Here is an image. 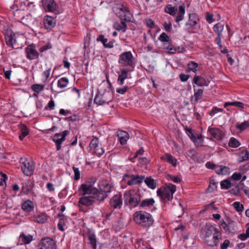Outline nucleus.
Wrapping results in <instances>:
<instances>
[{"instance_id":"nucleus-1","label":"nucleus","mask_w":249,"mask_h":249,"mask_svg":"<svg viewBox=\"0 0 249 249\" xmlns=\"http://www.w3.org/2000/svg\"><path fill=\"white\" fill-rule=\"evenodd\" d=\"M96 181L95 178H92L90 184L87 183L80 186V189L83 192L82 194L83 196L79 199V203L80 204L85 206H89L94 203L93 199L102 201L107 197V195L99 192L97 189L93 187V185Z\"/></svg>"},{"instance_id":"nucleus-2","label":"nucleus","mask_w":249,"mask_h":249,"mask_svg":"<svg viewBox=\"0 0 249 249\" xmlns=\"http://www.w3.org/2000/svg\"><path fill=\"white\" fill-rule=\"evenodd\" d=\"M124 203L130 208H135L140 205L141 196L140 193L134 189L126 192L124 195Z\"/></svg>"},{"instance_id":"nucleus-3","label":"nucleus","mask_w":249,"mask_h":249,"mask_svg":"<svg viewBox=\"0 0 249 249\" xmlns=\"http://www.w3.org/2000/svg\"><path fill=\"white\" fill-rule=\"evenodd\" d=\"M133 218L137 224L144 227L152 225L154 222L151 214L143 211L136 212L134 214Z\"/></svg>"},{"instance_id":"nucleus-4","label":"nucleus","mask_w":249,"mask_h":249,"mask_svg":"<svg viewBox=\"0 0 249 249\" xmlns=\"http://www.w3.org/2000/svg\"><path fill=\"white\" fill-rule=\"evenodd\" d=\"M176 191V186L171 183L166 184L165 186L160 188L157 191V196L164 201L171 200L173 194Z\"/></svg>"},{"instance_id":"nucleus-5","label":"nucleus","mask_w":249,"mask_h":249,"mask_svg":"<svg viewBox=\"0 0 249 249\" xmlns=\"http://www.w3.org/2000/svg\"><path fill=\"white\" fill-rule=\"evenodd\" d=\"M118 63L124 67H133L134 65V58L130 51L125 52L119 55Z\"/></svg>"},{"instance_id":"nucleus-6","label":"nucleus","mask_w":249,"mask_h":249,"mask_svg":"<svg viewBox=\"0 0 249 249\" xmlns=\"http://www.w3.org/2000/svg\"><path fill=\"white\" fill-rule=\"evenodd\" d=\"M116 16L121 20L131 21L132 15L128 9L123 5H118L114 9Z\"/></svg>"},{"instance_id":"nucleus-7","label":"nucleus","mask_w":249,"mask_h":249,"mask_svg":"<svg viewBox=\"0 0 249 249\" xmlns=\"http://www.w3.org/2000/svg\"><path fill=\"white\" fill-rule=\"evenodd\" d=\"M6 44L12 49H18L16 34L10 29L6 30L3 33Z\"/></svg>"},{"instance_id":"nucleus-8","label":"nucleus","mask_w":249,"mask_h":249,"mask_svg":"<svg viewBox=\"0 0 249 249\" xmlns=\"http://www.w3.org/2000/svg\"><path fill=\"white\" fill-rule=\"evenodd\" d=\"M20 163L21 164V170L24 174L28 176H30L33 174L35 169L33 162H30L27 159L21 158Z\"/></svg>"},{"instance_id":"nucleus-9","label":"nucleus","mask_w":249,"mask_h":249,"mask_svg":"<svg viewBox=\"0 0 249 249\" xmlns=\"http://www.w3.org/2000/svg\"><path fill=\"white\" fill-rule=\"evenodd\" d=\"M144 176L125 174L123 178L124 181H127V184L133 186L140 184L144 180Z\"/></svg>"},{"instance_id":"nucleus-10","label":"nucleus","mask_w":249,"mask_h":249,"mask_svg":"<svg viewBox=\"0 0 249 249\" xmlns=\"http://www.w3.org/2000/svg\"><path fill=\"white\" fill-rule=\"evenodd\" d=\"M111 99V94L110 92L104 93L103 94L97 93L94 99V102L98 106H102L106 103H108Z\"/></svg>"},{"instance_id":"nucleus-11","label":"nucleus","mask_w":249,"mask_h":249,"mask_svg":"<svg viewBox=\"0 0 249 249\" xmlns=\"http://www.w3.org/2000/svg\"><path fill=\"white\" fill-rule=\"evenodd\" d=\"M69 133V130H65L62 133H57L54 135L53 140L56 144L57 151L60 150L62 143L65 140L66 136Z\"/></svg>"},{"instance_id":"nucleus-12","label":"nucleus","mask_w":249,"mask_h":249,"mask_svg":"<svg viewBox=\"0 0 249 249\" xmlns=\"http://www.w3.org/2000/svg\"><path fill=\"white\" fill-rule=\"evenodd\" d=\"M224 25L220 22L216 24L213 27V30L216 33L217 36L215 38V42L221 48V38L223 37L222 32L224 30Z\"/></svg>"},{"instance_id":"nucleus-13","label":"nucleus","mask_w":249,"mask_h":249,"mask_svg":"<svg viewBox=\"0 0 249 249\" xmlns=\"http://www.w3.org/2000/svg\"><path fill=\"white\" fill-rule=\"evenodd\" d=\"M26 58L30 60L37 59L39 57V53L37 51L36 46L34 44H30L25 48Z\"/></svg>"},{"instance_id":"nucleus-14","label":"nucleus","mask_w":249,"mask_h":249,"mask_svg":"<svg viewBox=\"0 0 249 249\" xmlns=\"http://www.w3.org/2000/svg\"><path fill=\"white\" fill-rule=\"evenodd\" d=\"M89 148L90 150L98 157H101L105 152L104 149L101 146H99L98 139L95 137H94L91 141L89 143Z\"/></svg>"},{"instance_id":"nucleus-15","label":"nucleus","mask_w":249,"mask_h":249,"mask_svg":"<svg viewBox=\"0 0 249 249\" xmlns=\"http://www.w3.org/2000/svg\"><path fill=\"white\" fill-rule=\"evenodd\" d=\"M42 6L46 11L53 12L55 14L58 13V6L54 0H43Z\"/></svg>"},{"instance_id":"nucleus-16","label":"nucleus","mask_w":249,"mask_h":249,"mask_svg":"<svg viewBox=\"0 0 249 249\" xmlns=\"http://www.w3.org/2000/svg\"><path fill=\"white\" fill-rule=\"evenodd\" d=\"M55 241L49 237L43 238L39 245L38 249H55Z\"/></svg>"},{"instance_id":"nucleus-17","label":"nucleus","mask_w":249,"mask_h":249,"mask_svg":"<svg viewBox=\"0 0 249 249\" xmlns=\"http://www.w3.org/2000/svg\"><path fill=\"white\" fill-rule=\"evenodd\" d=\"M110 206L114 209H120L123 204L122 195L118 193L114 195L110 200Z\"/></svg>"},{"instance_id":"nucleus-18","label":"nucleus","mask_w":249,"mask_h":249,"mask_svg":"<svg viewBox=\"0 0 249 249\" xmlns=\"http://www.w3.org/2000/svg\"><path fill=\"white\" fill-rule=\"evenodd\" d=\"M208 134L211 136V140L214 139L216 140H221L224 135L222 131L220 129L216 127H209L208 130Z\"/></svg>"},{"instance_id":"nucleus-19","label":"nucleus","mask_w":249,"mask_h":249,"mask_svg":"<svg viewBox=\"0 0 249 249\" xmlns=\"http://www.w3.org/2000/svg\"><path fill=\"white\" fill-rule=\"evenodd\" d=\"M98 186L100 189V191H98L105 195L106 193L110 192L112 187L111 184L106 179L100 181L98 183Z\"/></svg>"},{"instance_id":"nucleus-20","label":"nucleus","mask_w":249,"mask_h":249,"mask_svg":"<svg viewBox=\"0 0 249 249\" xmlns=\"http://www.w3.org/2000/svg\"><path fill=\"white\" fill-rule=\"evenodd\" d=\"M44 24L47 30H51L55 27L56 19L53 17L48 15L44 17Z\"/></svg>"},{"instance_id":"nucleus-21","label":"nucleus","mask_w":249,"mask_h":249,"mask_svg":"<svg viewBox=\"0 0 249 249\" xmlns=\"http://www.w3.org/2000/svg\"><path fill=\"white\" fill-rule=\"evenodd\" d=\"M199 21L198 16L196 14H190L189 20L186 23V25H189L191 29H195V26L197 24Z\"/></svg>"},{"instance_id":"nucleus-22","label":"nucleus","mask_w":249,"mask_h":249,"mask_svg":"<svg viewBox=\"0 0 249 249\" xmlns=\"http://www.w3.org/2000/svg\"><path fill=\"white\" fill-rule=\"evenodd\" d=\"M220 234L213 235V236L204 238L207 244L210 247L216 246L219 243V236Z\"/></svg>"},{"instance_id":"nucleus-23","label":"nucleus","mask_w":249,"mask_h":249,"mask_svg":"<svg viewBox=\"0 0 249 249\" xmlns=\"http://www.w3.org/2000/svg\"><path fill=\"white\" fill-rule=\"evenodd\" d=\"M203 94V90L202 89H194V94L191 98V102L192 104H196L199 100L202 98Z\"/></svg>"},{"instance_id":"nucleus-24","label":"nucleus","mask_w":249,"mask_h":249,"mask_svg":"<svg viewBox=\"0 0 249 249\" xmlns=\"http://www.w3.org/2000/svg\"><path fill=\"white\" fill-rule=\"evenodd\" d=\"M220 234L218 230L216 228L215 225H209L207 226L206 231L204 238L213 236V235Z\"/></svg>"},{"instance_id":"nucleus-25","label":"nucleus","mask_w":249,"mask_h":249,"mask_svg":"<svg viewBox=\"0 0 249 249\" xmlns=\"http://www.w3.org/2000/svg\"><path fill=\"white\" fill-rule=\"evenodd\" d=\"M193 83L200 87L208 86L209 82L201 76L195 75L193 78Z\"/></svg>"},{"instance_id":"nucleus-26","label":"nucleus","mask_w":249,"mask_h":249,"mask_svg":"<svg viewBox=\"0 0 249 249\" xmlns=\"http://www.w3.org/2000/svg\"><path fill=\"white\" fill-rule=\"evenodd\" d=\"M221 226L227 233L232 232L234 231L235 222L230 221L228 223L225 222L221 223Z\"/></svg>"},{"instance_id":"nucleus-27","label":"nucleus","mask_w":249,"mask_h":249,"mask_svg":"<svg viewBox=\"0 0 249 249\" xmlns=\"http://www.w3.org/2000/svg\"><path fill=\"white\" fill-rule=\"evenodd\" d=\"M117 136L121 144L124 145L126 143L129 139V135L127 132L124 131H119L117 132Z\"/></svg>"},{"instance_id":"nucleus-28","label":"nucleus","mask_w":249,"mask_h":249,"mask_svg":"<svg viewBox=\"0 0 249 249\" xmlns=\"http://www.w3.org/2000/svg\"><path fill=\"white\" fill-rule=\"evenodd\" d=\"M33 240V236L30 234L26 235L23 232L21 233L19 237V242L22 245L23 244H28Z\"/></svg>"},{"instance_id":"nucleus-29","label":"nucleus","mask_w":249,"mask_h":249,"mask_svg":"<svg viewBox=\"0 0 249 249\" xmlns=\"http://www.w3.org/2000/svg\"><path fill=\"white\" fill-rule=\"evenodd\" d=\"M21 208L25 212L30 213L33 211L34 205L31 200H27L22 203Z\"/></svg>"},{"instance_id":"nucleus-30","label":"nucleus","mask_w":249,"mask_h":249,"mask_svg":"<svg viewBox=\"0 0 249 249\" xmlns=\"http://www.w3.org/2000/svg\"><path fill=\"white\" fill-rule=\"evenodd\" d=\"M129 71L124 69L121 70V73L119 74L117 82L120 85H123L124 84V81L127 78Z\"/></svg>"},{"instance_id":"nucleus-31","label":"nucleus","mask_w":249,"mask_h":249,"mask_svg":"<svg viewBox=\"0 0 249 249\" xmlns=\"http://www.w3.org/2000/svg\"><path fill=\"white\" fill-rule=\"evenodd\" d=\"M161 159L171 164L173 166L175 167L177 165V160L173 157L171 155L166 153L165 155L161 157Z\"/></svg>"},{"instance_id":"nucleus-32","label":"nucleus","mask_w":249,"mask_h":249,"mask_svg":"<svg viewBox=\"0 0 249 249\" xmlns=\"http://www.w3.org/2000/svg\"><path fill=\"white\" fill-rule=\"evenodd\" d=\"M20 134L19 135V138L22 141L26 136L29 134V129L27 126L24 124L19 125Z\"/></svg>"},{"instance_id":"nucleus-33","label":"nucleus","mask_w":249,"mask_h":249,"mask_svg":"<svg viewBox=\"0 0 249 249\" xmlns=\"http://www.w3.org/2000/svg\"><path fill=\"white\" fill-rule=\"evenodd\" d=\"M155 200L152 198L145 199L141 201L139 207L140 208L149 207L153 206Z\"/></svg>"},{"instance_id":"nucleus-34","label":"nucleus","mask_w":249,"mask_h":249,"mask_svg":"<svg viewBox=\"0 0 249 249\" xmlns=\"http://www.w3.org/2000/svg\"><path fill=\"white\" fill-rule=\"evenodd\" d=\"M35 221L40 224L44 223L48 219V216L45 213H40L35 215Z\"/></svg>"},{"instance_id":"nucleus-35","label":"nucleus","mask_w":249,"mask_h":249,"mask_svg":"<svg viewBox=\"0 0 249 249\" xmlns=\"http://www.w3.org/2000/svg\"><path fill=\"white\" fill-rule=\"evenodd\" d=\"M177 10V6H172L171 4H167L164 8V12L173 16L176 15Z\"/></svg>"},{"instance_id":"nucleus-36","label":"nucleus","mask_w":249,"mask_h":249,"mask_svg":"<svg viewBox=\"0 0 249 249\" xmlns=\"http://www.w3.org/2000/svg\"><path fill=\"white\" fill-rule=\"evenodd\" d=\"M126 21L121 20V24L119 23H115L114 24V28L118 31H122L125 32L127 29V25L125 23Z\"/></svg>"},{"instance_id":"nucleus-37","label":"nucleus","mask_w":249,"mask_h":249,"mask_svg":"<svg viewBox=\"0 0 249 249\" xmlns=\"http://www.w3.org/2000/svg\"><path fill=\"white\" fill-rule=\"evenodd\" d=\"M185 12V7L182 5H180L178 7V12L176 18L177 22H179L183 19Z\"/></svg>"},{"instance_id":"nucleus-38","label":"nucleus","mask_w":249,"mask_h":249,"mask_svg":"<svg viewBox=\"0 0 249 249\" xmlns=\"http://www.w3.org/2000/svg\"><path fill=\"white\" fill-rule=\"evenodd\" d=\"M159 39L163 43V47L171 42V40L169 36L165 33H162L160 34Z\"/></svg>"},{"instance_id":"nucleus-39","label":"nucleus","mask_w":249,"mask_h":249,"mask_svg":"<svg viewBox=\"0 0 249 249\" xmlns=\"http://www.w3.org/2000/svg\"><path fill=\"white\" fill-rule=\"evenodd\" d=\"M249 159V153L247 150H242L239 154L238 161L239 162L248 160Z\"/></svg>"},{"instance_id":"nucleus-40","label":"nucleus","mask_w":249,"mask_h":249,"mask_svg":"<svg viewBox=\"0 0 249 249\" xmlns=\"http://www.w3.org/2000/svg\"><path fill=\"white\" fill-rule=\"evenodd\" d=\"M235 106L241 109H243L244 108V104L242 102L238 101L226 102L224 104V107L225 108H226L228 106Z\"/></svg>"},{"instance_id":"nucleus-41","label":"nucleus","mask_w":249,"mask_h":249,"mask_svg":"<svg viewBox=\"0 0 249 249\" xmlns=\"http://www.w3.org/2000/svg\"><path fill=\"white\" fill-rule=\"evenodd\" d=\"M188 68L187 72H190L192 71L195 73H196L197 71V68L198 67V64L194 61H190L188 63Z\"/></svg>"},{"instance_id":"nucleus-42","label":"nucleus","mask_w":249,"mask_h":249,"mask_svg":"<svg viewBox=\"0 0 249 249\" xmlns=\"http://www.w3.org/2000/svg\"><path fill=\"white\" fill-rule=\"evenodd\" d=\"M144 182L148 187L154 189L156 187V182L155 180L150 177H147L144 179Z\"/></svg>"},{"instance_id":"nucleus-43","label":"nucleus","mask_w":249,"mask_h":249,"mask_svg":"<svg viewBox=\"0 0 249 249\" xmlns=\"http://www.w3.org/2000/svg\"><path fill=\"white\" fill-rule=\"evenodd\" d=\"M31 89L33 90L36 93L39 94L44 89V86L41 84H35L32 85Z\"/></svg>"},{"instance_id":"nucleus-44","label":"nucleus","mask_w":249,"mask_h":249,"mask_svg":"<svg viewBox=\"0 0 249 249\" xmlns=\"http://www.w3.org/2000/svg\"><path fill=\"white\" fill-rule=\"evenodd\" d=\"M69 83V80L66 77H62L58 80L57 82V86L61 89H63L67 87Z\"/></svg>"},{"instance_id":"nucleus-45","label":"nucleus","mask_w":249,"mask_h":249,"mask_svg":"<svg viewBox=\"0 0 249 249\" xmlns=\"http://www.w3.org/2000/svg\"><path fill=\"white\" fill-rule=\"evenodd\" d=\"M89 244L93 249H96L97 247V240L94 234H89Z\"/></svg>"},{"instance_id":"nucleus-46","label":"nucleus","mask_w":249,"mask_h":249,"mask_svg":"<svg viewBox=\"0 0 249 249\" xmlns=\"http://www.w3.org/2000/svg\"><path fill=\"white\" fill-rule=\"evenodd\" d=\"M240 144V142L234 138H231L229 142V146L233 148L237 147Z\"/></svg>"},{"instance_id":"nucleus-47","label":"nucleus","mask_w":249,"mask_h":249,"mask_svg":"<svg viewBox=\"0 0 249 249\" xmlns=\"http://www.w3.org/2000/svg\"><path fill=\"white\" fill-rule=\"evenodd\" d=\"M221 188L222 189H227L229 188L231 186V182L229 179H225L222 181L220 183Z\"/></svg>"},{"instance_id":"nucleus-48","label":"nucleus","mask_w":249,"mask_h":249,"mask_svg":"<svg viewBox=\"0 0 249 249\" xmlns=\"http://www.w3.org/2000/svg\"><path fill=\"white\" fill-rule=\"evenodd\" d=\"M233 206L237 212H240L243 211L244 206L242 204H240L239 202L236 201L234 202L233 203Z\"/></svg>"},{"instance_id":"nucleus-49","label":"nucleus","mask_w":249,"mask_h":249,"mask_svg":"<svg viewBox=\"0 0 249 249\" xmlns=\"http://www.w3.org/2000/svg\"><path fill=\"white\" fill-rule=\"evenodd\" d=\"M186 132L188 136L193 141L195 142L196 140V137L193 133V131L192 129L187 128L186 129Z\"/></svg>"},{"instance_id":"nucleus-50","label":"nucleus","mask_w":249,"mask_h":249,"mask_svg":"<svg viewBox=\"0 0 249 249\" xmlns=\"http://www.w3.org/2000/svg\"><path fill=\"white\" fill-rule=\"evenodd\" d=\"M163 48L164 49L169 50L170 53H174L177 51V48H174V47L171 44V42L165 46H164Z\"/></svg>"},{"instance_id":"nucleus-51","label":"nucleus","mask_w":249,"mask_h":249,"mask_svg":"<svg viewBox=\"0 0 249 249\" xmlns=\"http://www.w3.org/2000/svg\"><path fill=\"white\" fill-rule=\"evenodd\" d=\"M249 127V123L248 121H245L237 125V127L241 130H244Z\"/></svg>"},{"instance_id":"nucleus-52","label":"nucleus","mask_w":249,"mask_h":249,"mask_svg":"<svg viewBox=\"0 0 249 249\" xmlns=\"http://www.w3.org/2000/svg\"><path fill=\"white\" fill-rule=\"evenodd\" d=\"M72 169L74 173V179L77 180L80 178V173L79 169L74 166H73Z\"/></svg>"},{"instance_id":"nucleus-53","label":"nucleus","mask_w":249,"mask_h":249,"mask_svg":"<svg viewBox=\"0 0 249 249\" xmlns=\"http://www.w3.org/2000/svg\"><path fill=\"white\" fill-rule=\"evenodd\" d=\"M104 46L107 48H112L114 46V41H109L108 42V39L106 38V41L105 40V43H103Z\"/></svg>"},{"instance_id":"nucleus-54","label":"nucleus","mask_w":249,"mask_h":249,"mask_svg":"<svg viewBox=\"0 0 249 249\" xmlns=\"http://www.w3.org/2000/svg\"><path fill=\"white\" fill-rule=\"evenodd\" d=\"M223 111V109L222 108H218L217 107H214L212 108V110L210 112L209 114L210 116H213L216 113L219 112Z\"/></svg>"},{"instance_id":"nucleus-55","label":"nucleus","mask_w":249,"mask_h":249,"mask_svg":"<svg viewBox=\"0 0 249 249\" xmlns=\"http://www.w3.org/2000/svg\"><path fill=\"white\" fill-rule=\"evenodd\" d=\"M242 178V175L240 173H234L232 174L231 178L234 180H239Z\"/></svg>"},{"instance_id":"nucleus-56","label":"nucleus","mask_w":249,"mask_h":249,"mask_svg":"<svg viewBox=\"0 0 249 249\" xmlns=\"http://www.w3.org/2000/svg\"><path fill=\"white\" fill-rule=\"evenodd\" d=\"M230 244V241L229 240L226 239L224 241V242L222 244H221L220 249H227L229 247Z\"/></svg>"},{"instance_id":"nucleus-57","label":"nucleus","mask_w":249,"mask_h":249,"mask_svg":"<svg viewBox=\"0 0 249 249\" xmlns=\"http://www.w3.org/2000/svg\"><path fill=\"white\" fill-rule=\"evenodd\" d=\"M128 89L129 88L127 86H124L123 88L117 89H116V92L120 94H123L125 93Z\"/></svg>"},{"instance_id":"nucleus-58","label":"nucleus","mask_w":249,"mask_h":249,"mask_svg":"<svg viewBox=\"0 0 249 249\" xmlns=\"http://www.w3.org/2000/svg\"><path fill=\"white\" fill-rule=\"evenodd\" d=\"M64 224V219L62 218H60L59 222L57 225L58 228L61 231H64L63 225Z\"/></svg>"},{"instance_id":"nucleus-59","label":"nucleus","mask_w":249,"mask_h":249,"mask_svg":"<svg viewBox=\"0 0 249 249\" xmlns=\"http://www.w3.org/2000/svg\"><path fill=\"white\" fill-rule=\"evenodd\" d=\"M168 177L172 180L175 183H179L180 182L181 179L178 177H174L171 175H168Z\"/></svg>"},{"instance_id":"nucleus-60","label":"nucleus","mask_w":249,"mask_h":249,"mask_svg":"<svg viewBox=\"0 0 249 249\" xmlns=\"http://www.w3.org/2000/svg\"><path fill=\"white\" fill-rule=\"evenodd\" d=\"M221 175H226L230 173V169L227 166L222 165Z\"/></svg>"},{"instance_id":"nucleus-61","label":"nucleus","mask_w":249,"mask_h":249,"mask_svg":"<svg viewBox=\"0 0 249 249\" xmlns=\"http://www.w3.org/2000/svg\"><path fill=\"white\" fill-rule=\"evenodd\" d=\"M163 26H164L165 30L167 32H170L171 31L172 23L171 22H169V23L164 22L163 24Z\"/></svg>"},{"instance_id":"nucleus-62","label":"nucleus","mask_w":249,"mask_h":249,"mask_svg":"<svg viewBox=\"0 0 249 249\" xmlns=\"http://www.w3.org/2000/svg\"><path fill=\"white\" fill-rule=\"evenodd\" d=\"M189 76L184 73H181L179 74V78L181 81L186 82L189 78Z\"/></svg>"},{"instance_id":"nucleus-63","label":"nucleus","mask_w":249,"mask_h":249,"mask_svg":"<svg viewBox=\"0 0 249 249\" xmlns=\"http://www.w3.org/2000/svg\"><path fill=\"white\" fill-rule=\"evenodd\" d=\"M146 24L147 26L151 28L154 27L155 23L154 21L151 19H148L146 20Z\"/></svg>"},{"instance_id":"nucleus-64","label":"nucleus","mask_w":249,"mask_h":249,"mask_svg":"<svg viewBox=\"0 0 249 249\" xmlns=\"http://www.w3.org/2000/svg\"><path fill=\"white\" fill-rule=\"evenodd\" d=\"M249 169V163H247L246 164L241 166L239 168V170L242 172H246V171Z\"/></svg>"}]
</instances>
